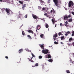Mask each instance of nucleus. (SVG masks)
Segmentation results:
<instances>
[{"instance_id":"obj_1","label":"nucleus","mask_w":74,"mask_h":74,"mask_svg":"<svg viewBox=\"0 0 74 74\" xmlns=\"http://www.w3.org/2000/svg\"><path fill=\"white\" fill-rule=\"evenodd\" d=\"M44 46L43 45V47H42V49H43V50H42V53H44L45 54H47L48 53H49V50L48 49H45V50L44 48Z\"/></svg>"},{"instance_id":"obj_2","label":"nucleus","mask_w":74,"mask_h":74,"mask_svg":"<svg viewBox=\"0 0 74 74\" xmlns=\"http://www.w3.org/2000/svg\"><path fill=\"white\" fill-rule=\"evenodd\" d=\"M5 11L6 12H7L8 14H10V12L11 14H13V13L12 11H11V10L9 8H6Z\"/></svg>"},{"instance_id":"obj_3","label":"nucleus","mask_w":74,"mask_h":74,"mask_svg":"<svg viewBox=\"0 0 74 74\" xmlns=\"http://www.w3.org/2000/svg\"><path fill=\"white\" fill-rule=\"evenodd\" d=\"M74 3H73V2L72 1H70L69 3V7L70 8L71 7V5L73 6L74 5Z\"/></svg>"},{"instance_id":"obj_4","label":"nucleus","mask_w":74,"mask_h":74,"mask_svg":"<svg viewBox=\"0 0 74 74\" xmlns=\"http://www.w3.org/2000/svg\"><path fill=\"white\" fill-rule=\"evenodd\" d=\"M53 1L54 2V3H55L56 4V6L57 7H58L59 6L58 5V4L59 3L58 0H53Z\"/></svg>"},{"instance_id":"obj_5","label":"nucleus","mask_w":74,"mask_h":74,"mask_svg":"<svg viewBox=\"0 0 74 74\" xmlns=\"http://www.w3.org/2000/svg\"><path fill=\"white\" fill-rule=\"evenodd\" d=\"M45 57L46 58H51V55L50 54V53H49V54H47V55H46L45 56Z\"/></svg>"},{"instance_id":"obj_6","label":"nucleus","mask_w":74,"mask_h":74,"mask_svg":"<svg viewBox=\"0 0 74 74\" xmlns=\"http://www.w3.org/2000/svg\"><path fill=\"white\" fill-rule=\"evenodd\" d=\"M51 13H52V12H53V16H54L55 15V14H56V11H55L54 10V9H53L52 10H51Z\"/></svg>"},{"instance_id":"obj_7","label":"nucleus","mask_w":74,"mask_h":74,"mask_svg":"<svg viewBox=\"0 0 74 74\" xmlns=\"http://www.w3.org/2000/svg\"><path fill=\"white\" fill-rule=\"evenodd\" d=\"M32 16L34 19H39V18L37 17L36 15H34V14H32Z\"/></svg>"},{"instance_id":"obj_8","label":"nucleus","mask_w":74,"mask_h":74,"mask_svg":"<svg viewBox=\"0 0 74 74\" xmlns=\"http://www.w3.org/2000/svg\"><path fill=\"white\" fill-rule=\"evenodd\" d=\"M27 32L29 33H31L32 34H34V32L32 30H27Z\"/></svg>"},{"instance_id":"obj_9","label":"nucleus","mask_w":74,"mask_h":74,"mask_svg":"<svg viewBox=\"0 0 74 74\" xmlns=\"http://www.w3.org/2000/svg\"><path fill=\"white\" fill-rule=\"evenodd\" d=\"M68 16H64V20H65L66 21L67 20V19L68 18Z\"/></svg>"},{"instance_id":"obj_10","label":"nucleus","mask_w":74,"mask_h":74,"mask_svg":"<svg viewBox=\"0 0 74 74\" xmlns=\"http://www.w3.org/2000/svg\"><path fill=\"white\" fill-rule=\"evenodd\" d=\"M37 29L38 30H40V29L41 28V26H40V25H37Z\"/></svg>"},{"instance_id":"obj_11","label":"nucleus","mask_w":74,"mask_h":74,"mask_svg":"<svg viewBox=\"0 0 74 74\" xmlns=\"http://www.w3.org/2000/svg\"><path fill=\"white\" fill-rule=\"evenodd\" d=\"M33 58V57L32 58H31V59H30V58H28V59L29 60V61H30V62H34V61H33V60H32V59Z\"/></svg>"},{"instance_id":"obj_12","label":"nucleus","mask_w":74,"mask_h":74,"mask_svg":"<svg viewBox=\"0 0 74 74\" xmlns=\"http://www.w3.org/2000/svg\"><path fill=\"white\" fill-rule=\"evenodd\" d=\"M57 33H56L54 35H53V37H55L56 39V37H57Z\"/></svg>"},{"instance_id":"obj_13","label":"nucleus","mask_w":74,"mask_h":74,"mask_svg":"<svg viewBox=\"0 0 74 74\" xmlns=\"http://www.w3.org/2000/svg\"><path fill=\"white\" fill-rule=\"evenodd\" d=\"M72 45H73L74 46V42L73 43V44H68V46L69 47L70 46H71Z\"/></svg>"},{"instance_id":"obj_14","label":"nucleus","mask_w":74,"mask_h":74,"mask_svg":"<svg viewBox=\"0 0 74 74\" xmlns=\"http://www.w3.org/2000/svg\"><path fill=\"white\" fill-rule=\"evenodd\" d=\"M73 40V38L72 37H71V38H70L69 40V42H71V41H72Z\"/></svg>"},{"instance_id":"obj_15","label":"nucleus","mask_w":74,"mask_h":74,"mask_svg":"<svg viewBox=\"0 0 74 74\" xmlns=\"http://www.w3.org/2000/svg\"><path fill=\"white\" fill-rule=\"evenodd\" d=\"M21 52H23V49H19L18 51L19 53H21Z\"/></svg>"},{"instance_id":"obj_16","label":"nucleus","mask_w":74,"mask_h":74,"mask_svg":"<svg viewBox=\"0 0 74 74\" xmlns=\"http://www.w3.org/2000/svg\"><path fill=\"white\" fill-rule=\"evenodd\" d=\"M19 3H20V4H22V5H23V2H22V1H18Z\"/></svg>"},{"instance_id":"obj_17","label":"nucleus","mask_w":74,"mask_h":74,"mask_svg":"<svg viewBox=\"0 0 74 74\" xmlns=\"http://www.w3.org/2000/svg\"><path fill=\"white\" fill-rule=\"evenodd\" d=\"M72 34L71 35V36H74V31H73V30H72Z\"/></svg>"},{"instance_id":"obj_18","label":"nucleus","mask_w":74,"mask_h":74,"mask_svg":"<svg viewBox=\"0 0 74 74\" xmlns=\"http://www.w3.org/2000/svg\"><path fill=\"white\" fill-rule=\"evenodd\" d=\"M64 36H62V37H61V40H63V39H64Z\"/></svg>"},{"instance_id":"obj_19","label":"nucleus","mask_w":74,"mask_h":74,"mask_svg":"<svg viewBox=\"0 0 74 74\" xmlns=\"http://www.w3.org/2000/svg\"><path fill=\"white\" fill-rule=\"evenodd\" d=\"M48 61L50 62H53V60L51 59H49V60H48Z\"/></svg>"},{"instance_id":"obj_20","label":"nucleus","mask_w":74,"mask_h":74,"mask_svg":"<svg viewBox=\"0 0 74 74\" xmlns=\"http://www.w3.org/2000/svg\"><path fill=\"white\" fill-rule=\"evenodd\" d=\"M45 27L46 28H48L49 27V25L48 24H46V25H45Z\"/></svg>"},{"instance_id":"obj_21","label":"nucleus","mask_w":74,"mask_h":74,"mask_svg":"<svg viewBox=\"0 0 74 74\" xmlns=\"http://www.w3.org/2000/svg\"><path fill=\"white\" fill-rule=\"evenodd\" d=\"M40 36L41 38H43L44 35L43 34H41V35H40Z\"/></svg>"},{"instance_id":"obj_22","label":"nucleus","mask_w":74,"mask_h":74,"mask_svg":"<svg viewBox=\"0 0 74 74\" xmlns=\"http://www.w3.org/2000/svg\"><path fill=\"white\" fill-rule=\"evenodd\" d=\"M53 22V25H54V22H55V21H54L53 19H52L51 20Z\"/></svg>"},{"instance_id":"obj_23","label":"nucleus","mask_w":74,"mask_h":74,"mask_svg":"<svg viewBox=\"0 0 74 74\" xmlns=\"http://www.w3.org/2000/svg\"><path fill=\"white\" fill-rule=\"evenodd\" d=\"M22 35H23V36H25V33L24 31H23V32H22Z\"/></svg>"},{"instance_id":"obj_24","label":"nucleus","mask_w":74,"mask_h":74,"mask_svg":"<svg viewBox=\"0 0 74 74\" xmlns=\"http://www.w3.org/2000/svg\"><path fill=\"white\" fill-rule=\"evenodd\" d=\"M73 21L72 19V18H70V19H69V22H72Z\"/></svg>"},{"instance_id":"obj_25","label":"nucleus","mask_w":74,"mask_h":74,"mask_svg":"<svg viewBox=\"0 0 74 74\" xmlns=\"http://www.w3.org/2000/svg\"><path fill=\"white\" fill-rule=\"evenodd\" d=\"M19 17L20 18H22V17L21 14H20L19 15Z\"/></svg>"},{"instance_id":"obj_26","label":"nucleus","mask_w":74,"mask_h":74,"mask_svg":"<svg viewBox=\"0 0 74 74\" xmlns=\"http://www.w3.org/2000/svg\"><path fill=\"white\" fill-rule=\"evenodd\" d=\"M40 47H41V48L42 49V47H44L43 44L42 45H40Z\"/></svg>"},{"instance_id":"obj_27","label":"nucleus","mask_w":74,"mask_h":74,"mask_svg":"<svg viewBox=\"0 0 74 74\" xmlns=\"http://www.w3.org/2000/svg\"><path fill=\"white\" fill-rule=\"evenodd\" d=\"M40 3H44V1H43L42 0H40Z\"/></svg>"},{"instance_id":"obj_28","label":"nucleus","mask_w":74,"mask_h":74,"mask_svg":"<svg viewBox=\"0 0 74 74\" xmlns=\"http://www.w3.org/2000/svg\"><path fill=\"white\" fill-rule=\"evenodd\" d=\"M27 37L29 38H30V39H32V38L30 36V35H28Z\"/></svg>"},{"instance_id":"obj_29","label":"nucleus","mask_w":74,"mask_h":74,"mask_svg":"<svg viewBox=\"0 0 74 74\" xmlns=\"http://www.w3.org/2000/svg\"><path fill=\"white\" fill-rule=\"evenodd\" d=\"M66 72L67 73H70V72L69 71V70H66Z\"/></svg>"},{"instance_id":"obj_30","label":"nucleus","mask_w":74,"mask_h":74,"mask_svg":"<svg viewBox=\"0 0 74 74\" xmlns=\"http://www.w3.org/2000/svg\"><path fill=\"white\" fill-rule=\"evenodd\" d=\"M39 66L38 63H36L35 66Z\"/></svg>"},{"instance_id":"obj_31","label":"nucleus","mask_w":74,"mask_h":74,"mask_svg":"<svg viewBox=\"0 0 74 74\" xmlns=\"http://www.w3.org/2000/svg\"><path fill=\"white\" fill-rule=\"evenodd\" d=\"M61 34H62V32H60L59 33H58L59 36H60Z\"/></svg>"},{"instance_id":"obj_32","label":"nucleus","mask_w":74,"mask_h":74,"mask_svg":"<svg viewBox=\"0 0 74 74\" xmlns=\"http://www.w3.org/2000/svg\"><path fill=\"white\" fill-rule=\"evenodd\" d=\"M45 8L44 7H43V8H42V10H43V11H45Z\"/></svg>"},{"instance_id":"obj_33","label":"nucleus","mask_w":74,"mask_h":74,"mask_svg":"<svg viewBox=\"0 0 74 74\" xmlns=\"http://www.w3.org/2000/svg\"><path fill=\"white\" fill-rule=\"evenodd\" d=\"M54 44H58V42H56V41H55Z\"/></svg>"},{"instance_id":"obj_34","label":"nucleus","mask_w":74,"mask_h":74,"mask_svg":"<svg viewBox=\"0 0 74 74\" xmlns=\"http://www.w3.org/2000/svg\"><path fill=\"white\" fill-rule=\"evenodd\" d=\"M32 56H33V57H35V55H34V54H33V53H32Z\"/></svg>"},{"instance_id":"obj_35","label":"nucleus","mask_w":74,"mask_h":74,"mask_svg":"<svg viewBox=\"0 0 74 74\" xmlns=\"http://www.w3.org/2000/svg\"><path fill=\"white\" fill-rule=\"evenodd\" d=\"M39 59H42V56H39Z\"/></svg>"},{"instance_id":"obj_36","label":"nucleus","mask_w":74,"mask_h":74,"mask_svg":"<svg viewBox=\"0 0 74 74\" xmlns=\"http://www.w3.org/2000/svg\"><path fill=\"white\" fill-rule=\"evenodd\" d=\"M65 23L66 24V25H67V24H68L69 23L68 22H67V21H66V22H65Z\"/></svg>"},{"instance_id":"obj_37","label":"nucleus","mask_w":74,"mask_h":74,"mask_svg":"<svg viewBox=\"0 0 74 74\" xmlns=\"http://www.w3.org/2000/svg\"><path fill=\"white\" fill-rule=\"evenodd\" d=\"M66 33H67V34H69L70 33V32H67Z\"/></svg>"},{"instance_id":"obj_38","label":"nucleus","mask_w":74,"mask_h":74,"mask_svg":"<svg viewBox=\"0 0 74 74\" xmlns=\"http://www.w3.org/2000/svg\"><path fill=\"white\" fill-rule=\"evenodd\" d=\"M26 4H24V5H23L24 8V7H26Z\"/></svg>"},{"instance_id":"obj_39","label":"nucleus","mask_w":74,"mask_h":74,"mask_svg":"<svg viewBox=\"0 0 74 74\" xmlns=\"http://www.w3.org/2000/svg\"><path fill=\"white\" fill-rule=\"evenodd\" d=\"M25 18H27V14L25 15Z\"/></svg>"},{"instance_id":"obj_40","label":"nucleus","mask_w":74,"mask_h":74,"mask_svg":"<svg viewBox=\"0 0 74 74\" xmlns=\"http://www.w3.org/2000/svg\"><path fill=\"white\" fill-rule=\"evenodd\" d=\"M44 15L45 16H47V13H46V14H44Z\"/></svg>"},{"instance_id":"obj_41","label":"nucleus","mask_w":74,"mask_h":74,"mask_svg":"<svg viewBox=\"0 0 74 74\" xmlns=\"http://www.w3.org/2000/svg\"><path fill=\"white\" fill-rule=\"evenodd\" d=\"M5 10V8H2V9H1L2 11H4V10Z\"/></svg>"},{"instance_id":"obj_42","label":"nucleus","mask_w":74,"mask_h":74,"mask_svg":"<svg viewBox=\"0 0 74 74\" xmlns=\"http://www.w3.org/2000/svg\"><path fill=\"white\" fill-rule=\"evenodd\" d=\"M71 14H73V15H74V12H72Z\"/></svg>"},{"instance_id":"obj_43","label":"nucleus","mask_w":74,"mask_h":74,"mask_svg":"<svg viewBox=\"0 0 74 74\" xmlns=\"http://www.w3.org/2000/svg\"><path fill=\"white\" fill-rule=\"evenodd\" d=\"M69 25H67V27H70Z\"/></svg>"},{"instance_id":"obj_44","label":"nucleus","mask_w":74,"mask_h":74,"mask_svg":"<svg viewBox=\"0 0 74 74\" xmlns=\"http://www.w3.org/2000/svg\"><path fill=\"white\" fill-rule=\"evenodd\" d=\"M65 35V36H68V33H66Z\"/></svg>"},{"instance_id":"obj_45","label":"nucleus","mask_w":74,"mask_h":74,"mask_svg":"<svg viewBox=\"0 0 74 74\" xmlns=\"http://www.w3.org/2000/svg\"><path fill=\"white\" fill-rule=\"evenodd\" d=\"M5 58H6V59H8V56H5Z\"/></svg>"},{"instance_id":"obj_46","label":"nucleus","mask_w":74,"mask_h":74,"mask_svg":"<svg viewBox=\"0 0 74 74\" xmlns=\"http://www.w3.org/2000/svg\"><path fill=\"white\" fill-rule=\"evenodd\" d=\"M71 15H69L68 16V18H71Z\"/></svg>"},{"instance_id":"obj_47","label":"nucleus","mask_w":74,"mask_h":74,"mask_svg":"<svg viewBox=\"0 0 74 74\" xmlns=\"http://www.w3.org/2000/svg\"><path fill=\"white\" fill-rule=\"evenodd\" d=\"M26 51H27L28 52H29L30 51L29 49H27Z\"/></svg>"},{"instance_id":"obj_48","label":"nucleus","mask_w":74,"mask_h":74,"mask_svg":"<svg viewBox=\"0 0 74 74\" xmlns=\"http://www.w3.org/2000/svg\"><path fill=\"white\" fill-rule=\"evenodd\" d=\"M22 10H24V6H23V7H22Z\"/></svg>"},{"instance_id":"obj_49","label":"nucleus","mask_w":74,"mask_h":74,"mask_svg":"<svg viewBox=\"0 0 74 74\" xmlns=\"http://www.w3.org/2000/svg\"><path fill=\"white\" fill-rule=\"evenodd\" d=\"M53 39H54V41H55V40H56V38L55 37H54Z\"/></svg>"},{"instance_id":"obj_50","label":"nucleus","mask_w":74,"mask_h":74,"mask_svg":"<svg viewBox=\"0 0 74 74\" xmlns=\"http://www.w3.org/2000/svg\"><path fill=\"white\" fill-rule=\"evenodd\" d=\"M65 26H66V27H67V25H66V23L65 25Z\"/></svg>"},{"instance_id":"obj_51","label":"nucleus","mask_w":74,"mask_h":74,"mask_svg":"<svg viewBox=\"0 0 74 74\" xmlns=\"http://www.w3.org/2000/svg\"><path fill=\"white\" fill-rule=\"evenodd\" d=\"M62 23H60V26H62Z\"/></svg>"},{"instance_id":"obj_52","label":"nucleus","mask_w":74,"mask_h":74,"mask_svg":"<svg viewBox=\"0 0 74 74\" xmlns=\"http://www.w3.org/2000/svg\"><path fill=\"white\" fill-rule=\"evenodd\" d=\"M35 66H32V67H35Z\"/></svg>"},{"instance_id":"obj_53","label":"nucleus","mask_w":74,"mask_h":74,"mask_svg":"<svg viewBox=\"0 0 74 74\" xmlns=\"http://www.w3.org/2000/svg\"><path fill=\"white\" fill-rule=\"evenodd\" d=\"M60 43L61 44H63V42H61Z\"/></svg>"},{"instance_id":"obj_54","label":"nucleus","mask_w":74,"mask_h":74,"mask_svg":"<svg viewBox=\"0 0 74 74\" xmlns=\"http://www.w3.org/2000/svg\"><path fill=\"white\" fill-rule=\"evenodd\" d=\"M55 27H56L57 25H56V24H55Z\"/></svg>"},{"instance_id":"obj_55","label":"nucleus","mask_w":74,"mask_h":74,"mask_svg":"<svg viewBox=\"0 0 74 74\" xmlns=\"http://www.w3.org/2000/svg\"><path fill=\"white\" fill-rule=\"evenodd\" d=\"M0 1H1V2H2V1H3V0H0Z\"/></svg>"},{"instance_id":"obj_56","label":"nucleus","mask_w":74,"mask_h":74,"mask_svg":"<svg viewBox=\"0 0 74 74\" xmlns=\"http://www.w3.org/2000/svg\"><path fill=\"white\" fill-rule=\"evenodd\" d=\"M39 8H40V9H41L42 8L41 7H40Z\"/></svg>"},{"instance_id":"obj_57","label":"nucleus","mask_w":74,"mask_h":74,"mask_svg":"<svg viewBox=\"0 0 74 74\" xmlns=\"http://www.w3.org/2000/svg\"><path fill=\"white\" fill-rule=\"evenodd\" d=\"M34 36H35V37L36 36V34H34Z\"/></svg>"},{"instance_id":"obj_58","label":"nucleus","mask_w":74,"mask_h":74,"mask_svg":"<svg viewBox=\"0 0 74 74\" xmlns=\"http://www.w3.org/2000/svg\"><path fill=\"white\" fill-rule=\"evenodd\" d=\"M51 0H49V1H50Z\"/></svg>"},{"instance_id":"obj_59","label":"nucleus","mask_w":74,"mask_h":74,"mask_svg":"<svg viewBox=\"0 0 74 74\" xmlns=\"http://www.w3.org/2000/svg\"><path fill=\"white\" fill-rule=\"evenodd\" d=\"M61 36H63V34H61Z\"/></svg>"},{"instance_id":"obj_60","label":"nucleus","mask_w":74,"mask_h":74,"mask_svg":"<svg viewBox=\"0 0 74 74\" xmlns=\"http://www.w3.org/2000/svg\"><path fill=\"white\" fill-rule=\"evenodd\" d=\"M73 54L74 55V53H73Z\"/></svg>"},{"instance_id":"obj_61","label":"nucleus","mask_w":74,"mask_h":74,"mask_svg":"<svg viewBox=\"0 0 74 74\" xmlns=\"http://www.w3.org/2000/svg\"><path fill=\"white\" fill-rule=\"evenodd\" d=\"M47 10H49V8H47Z\"/></svg>"},{"instance_id":"obj_62","label":"nucleus","mask_w":74,"mask_h":74,"mask_svg":"<svg viewBox=\"0 0 74 74\" xmlns=\"http://www.w3.org/2000/svg\"><path fill=\"white\" fill-rule=\"evenodd\" d=\"M65 10H67L66 8V9H65Z\"/></svg>"},{"instance_id":"obj_63","label":"nucleus","mask_w":74,"mask_h":74,"mask_svg":"<svg viewBox=\"0 0 74 74\" xmlns=\"http://www.w3.org/2000/svg\"><path fill=\"white\" fill-rule=\"evenodd\" d=\"M30 52H31V51H30Z\"/></svg>"},{"instance_id":"obj_64","label":"nucleus","mask_w":74,"mask_h":74,"mask_svg":"<svg viewBox=\"0 0 74 74\" xmlns=\"http://www.w3.org/2000/svg\"><path fill=\"white\" fill-rule=\"evenodd\" d=\"M49 18H50V17H49Z\"/></svg>"}]
</instances>
